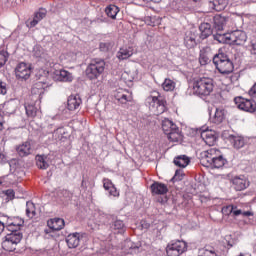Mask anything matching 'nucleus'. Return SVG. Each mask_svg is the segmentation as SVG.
<instances>
[{"label":"nucleus","mask_w":256,"mask_h":256,"mask_svg":"<svg viewBox=\"0 0 256 256\" xmlns=\"http://www.w3.org/2000/svg\"><path fill=\"white\" fill-rule=\"evenodd\" d=\"M200 163L203 167L221 169L227 165V159L223 157V153L219 149L210 148L200 153Z\"/></svg>","instance_id":"nucleus-1"},{"label":"nucleus","mask_w":256,"mask_h":256,"mask_svg":"<svg viewBox=\"0 0 256 256\" xmlns=\"http://www.w3.org/2000/svg\"><path fill=\"white\" fill-rule=\"evenodd\" d=\"M193 95L197 97H209L213 93L215 85L213 79L209 77L194 78L190 84Z\"/></svg>","instance_id":"nucleus-2"},{"label":"nucleus","mask_w":256,"mask_h":256,"mask_svg":"<svg viewBox=\"0 0 256 256\" xmlns=\"http://www.w3.org/2000/svg\"><path fill=\"white\" fill-rule=\"evenodd\" d=\"M146 104L149 106L150 111H152L154 115H162V113H165V100H163V97H161L159 92H152L146 98Z\"/></svg>","instance_id":"nucleus-3"},{"label":"nucleus","mask_w":256,"mask_h":256,"mask_svg":"<svg viewBox=\"0 0 256 256\" xmlns=\"http://www.w3.org/2000/svg\"><path fill=\"white\" fill-rule=\"evenodd\" d=\"M162 130L165 135H167L169 141H172L173 143H177L183 139V135L181 134L179 127H177V124L173 123V121L168 118L162 120Z\"/></svg>","instance_id":"nucleus-4"},{"label":"nucleus","mask_w":256,"mask_h":256,"mask_svg":"<svg viewBox=\"0 0 256 256\" xmlns=\"http://www.w3.org/2000/svg\"><path fill=\"white\" fill-rule=\"evenodd\" d=\"M213 63L216 67V69L221 73L222 75H229V73H233V62L229 57L223 53L216 54L213 57Z\"/></svg>","instance_id":"nucleus-5"},{"label":"nucleus","mask_w":256,"mask_h":256,"mask_svg":"<svg viewBox=\"0 0 256 256\" xmlns=\"http://www.w3.org/2000/svg\"><path fill=\"white\" fill-rule=\"evenodd\" d=\"M105 71V60L101 59H93L88 64L85 73L86 77H88L91 81L95 79H99L101 75H103V72Z\"/></svg>","instance_id":"nucleus-6"},{"label":"nucleus","mask_w":256,"mask_h":256,"mask_svg":"<svg viewBox=\"0 0 256 256\" xmlns=\"http://www.w3.org/2000/svg\"><path fill=\"white\" fill-rule=\"evenodd\" d=\"M21 239H23V233H10L6 235L5 240L2 242V248L4 251L13 252L17 249V245L21 243Z\"/></svg>","instance_id":"nucleus-7"},{"label":"nucleus","mask_w":256,"mask_h":256,"mask_svg":"<svg viewBox=\"0 0 256 256\" xmlns=\"http://www.w3.org/2000/svg\"><path fill=\"white\" fill-rule=\"evenodd\" d=\"M187 251V242L185 241H175L171 242L166 247V253L168 256H180Z\"/></svg>","instance_id":"nucleus-8"},{"label":"nucleus","mask_w":256,"mask_h":256,"mask_svg":"<svg viewBox=\"0 0 256 256\" xmlns=\"http://www.w3.org/2000/svg\"><path fill=\"white\" fill-rule=\"evenodd\" d=\"M234 101L238 109L241 111H246V113H255L256 102L254 100L245 99L243 97H236Z\"/></svg>","instance_id":"nucleus-9"},{"label":"nucleus","mask_w":256,"mask_h":256,"mask_svg":"<svg viewBox=\"0 0 256 256\" xmlns=\"http://www.w3.org/2000/svg\"><path fill=\"white\" fill-rule=\"evenodd\" d=\"M200 137L204 143L209 145V147H213L215 142L217 141V136L215 135V131L209 130L207 127L200 128Z\"/></svg>","instance_id":"nucleus-10"},{"label":"nucleus","mask_w":256,"mask_h":256,"mask_svg":"<svg viewBox=\"0 0 256 256\" xmlns=\"http://www.w3.org/2000/svg\"><path fill=\"white\" fill-rule=\"evenodd\" d=\"M17 79H24L27 81L31 77V64L21 62L17 65L15 69Z\"/></svg>","instance_id":"nucleus-11"},{"label":"nucleus","mask_w":256,"mask_h":256,"mask_svg":"<svg viewBox=\"0 0 256 256\" xmlns=\"http://www.w3.org/2000/svg\"><path fill=\"white\" fill-rule=\"evenodd\" d=\"M210 120L212 123L219 125L225 121V117H227V110L223 107H216L213 114H210Z\"/></svg>","instance_id":"nucleus-12"},{"label":"nucleus","mask_w":256,"mask_h":256,"mask_svg":"<svg viewBox=\"0 0 256 256\" xmlns=\"http://www.w3.org/2000/svg\"><path fill=\"white\" fill-rule=\"evenodd\" d=\"M247 41V34L241 30H236L230 33V44L233 45H244Z\"/></svg>","instance_id":"nucleus-13"},{"label":"nucleus","mask_w":256,"mask_h":256,"mask_svg":"<svg viewBox=\"0 0 256 256\" xmlns=\"http://www.w3.org/2000/svg\"><path fill=\"white\" fill-rule=\"evenodd\" d=\"M25 221H23V219L16 217L13 220H8L6 222V227L8 229V231H11V233H21V231H19V229H21V227H23Z\"/></svg>","instance_id":"nucleus-14"},{"label":"nucleus","mask_w":256,"mask_h":256,"mask_svg":"<svg viewBox=\"0 0 256 256\" xmlns=\"http://www.w3.org/2000/svg\"><path fill=\"white\" fill-rule=\"evenodd\" d=\"M227 23H229V17L223 15H216L213 17V27L215 31H223Z\"/></svg>","instance_id":"nucleus-15"},{"label":"nucleus","mask_w":256,"mask_h":256,"mask_svg":"<svg viewBox=\"0 0 256 256\" xmlns=\"http://www.w3.org/2000/svg\"><path fill=\"white\" fill-rule=\"evenodd\" d=\"M229 5V0H212L208 2L210 11H223Z\"/></svg>","instance_id":"nucleus-16"},{"label":"nucleus","mask_w":256,"mask_h":256,"mask_svg":"<svg viewBox=\"0 0 256 256\" xmlns=\"http://www.w3.org/2000/svg\"><path fill=\"white\" fill-rule=\"evenodd\" d=\"M152 195H166L168 193L169 188H167V185L161 182H154L150 186Z\"/></svg>","instance_id":"nucleus-17"},{"label":"nucleus","mask_w":256,"mask_h":256,"mask_svg":"<svg viewBox=\"0 0 256 256\" xmlns=\"http://www.w3.org/2000/svg\"><path fill=\"white\" fill-rule=\"evenodd\" d=\"M66 243L69 249H75L79 247V243H81V234L77 232L69 234L66 238Z\"/></svg>","instance_id":"nucleus-18"},{"label":"nucleus","mask_w":256,"mask_h":256,"mask_svg":"<svg viewBox=\"0 0 256 256\" xmlns=\"http://www.w3.org/2000/svg\"><path fill=\"white\" fill-rule=\"evenodd\" d=\"M55 81L71 82L73 81V75L67 70H57L54 73Z\"/></svg>","instance_id":"nucleus-19"},{"label":"nucleus","mask_w":256,"mask_h":256,"mask_svg":"<svg viewBox=\"0 0 256 256\" xmlns=\"http://www.w3.org/2000/svg\"><path fill=\"white\" fill-rule=\"evenodd\" d=\"M83 101L81 100V97L79 95L75 96H69L67 107L69 111H76V109H79L81 107V104Z\"/></svg>","instance_id":"nucleus-20"},{"label":"nucleus","mask_w":256,"mask_h":256,"mask_svg":"<svg viewBox=\"0 0 256 256\" xmlns=\"http://www.w3.org/2000/svg\"><path fill=\"white\" fill-rule=\"evenodd\" d=\"M114 97L118 103H121V105H127V103L133 100V97L127 96V94L123 92V89L117 90L114 93Z\"/></svg>","instance_id":"nucleus-21"},{"label":"nucleus","mask_w":256,"mask_h":256,"mask_svg":"<svg viewBox=\"0 0 256 256\" xmlns=\"http://www.w3.org/2000/svg\"><path fill=\"white\" fill-rule=\"evenodd\" d=\"M103 187L105 191H108L109 195H112V197H119V191H117V188L115 187V185H113V182H111V180L104 178Z\"/></svg>","instance_id":"nucleus-22"},{"label":"nucleus","mask_w":256,"mask_h":256,"mask_svg":"<svg viewBox=\"0 0 256 256\" xmlns=\"http://www.w3.org/2000/svg\"><path fill=\"white\" fill-rule=\"evenodd\" d=\"M47 87V83L43 81H38L33 85L31 93L32 95H39V97H41V95L45 93V89H47Z\"/></svg>","instance_id":"nucleus-23"},{"label":"nucleus","mask_w":256,"mask_h":256,"mask_svg":"<svg viewBox=\"0 0 256 256\" xmlns=\"http://www.w3.org/2000/svg\"><path fill=\"white\" fill-rule=\"evenodd\" d=\"M34 56H36L38 59H44L47 66H49L51 63V58L49 55H47V53H45V50L41 46L34 47Z\"/></svg>","instance_id":"nucleus-24"},{"label":"nucleus","mask_w":256,"mask_h":256,"mask_svg":"<svg viewBox=\"0 0 256 256\" xmlns=\"http://www.w3.org/2000/svg\"><path fill=\"white\" fill-rule=\"evenodd\" d=\"M48 225L53 231H61L65 227V220L63 218H54L48 222Z\"/></svg>","instance_id":"nucleus-25"},{"label":"nucleus","mask_w":256,"mask_h":256,"mask_svg":"<svg viewBox=\"0 0 256 256\" xmlns=\"http://www.w3.org/2000/svg\"><path fill=\"white\" fill-rule=\"evenodd\" d=\"M31 143L25 142L22 145L17 147V153L20 157H27V155H31Z\"/></svg>","instance_id":"nucleus-26"},{"label":"nucleus","mask_w":256,"mask_h":256,"mask_svg":"<svg viewBox=\"0 0 256 256\" xmlns=\"http://www.w3.org/2000/svg\"><path fill=\"white\" fill-rule=\"evenodd\" d=\"M189 163H191V159H189L187 155H180L174 158V165H176V167L185 169Z\"/></svg>","instance_id":"nucleus-27"},{"label":"nucleus","mask_w":256,"mask_h":256,"mask_svg":"<svg viewBox=\"0 0 256 256\" xmlns=\"http://www.w3.org/2000/svg\"><path fill=\"white\" fill-rule=\"evenodd\" d=\"M133 55V48L131 47H122L117 52V57L120 61H124V59H129Z\"/></svg>","instance_id":"nucleus-28"},{"label":"nucleus","mask_w":256,"mask_h":256,"mask_svg":"<svg viewBox=\"0 0 256 256\" xmlns=\"http://www.w3.org/2000/svg\"><path fill=\"white\" fill-rule=\"evenodd\" d=\"M46 16L47 10L45 8H40L39 11L35 13L33 20L30 22V26L35 27L39 23V21L45 19Z\"/></svg>","instance_id":"nucleus-29"},{"label":"nucleus","mask_w":256,"mask_h":256,"mask_svg":"<svg viewBox=\"0 0 256 256\" xmlns=\"http://www.w3.org/2000/svg\"><path fill=\"white\" fill-rule=\"evenodd\" d=\"M233 185L236 191H243L244 189H247V187L249 186V184L247 183V180L241 177H234Z\"/></svg>","instance_id":"nucleus-30"},{"label":"nucleus","mask_w":256,"mask_h":256,"mask_svg":"<svg viewBox=\"0 0 256 256\" xmlns=\"http://www.w3.org/2000/svg\"><path fill=\"white\" fill-rule=\"evenodd\" d=\"M199 29L201 31V39H207V37L213 35V30H211V24L209 23H202Z\"/></svg>","instance_id":"nucleus-31"},{"label":"nucleus","mask_w":256,"mask_h":256,"mask_svg":"<svg viewBox=\"0 0 256 256\" xmlns=\"http://www.w3.org/2000/svg\"><path fill=\"white\" fill-rule=\"evenodd\" d=\"M215 41L218 43H229L231 44V33H219L213 35Z\"/></svg>","instance_id":"nucleus-32"},{"label":"nucleus","mask_w":256,"mask_h":256,"mask_svg":"<svg viewBox=\"0 0 256 256\" xmlns=\"http://www.w3.org/2000/svg\"><path fill=\"white\" fill-rule=\"evenodd\" d=\"M113 219V215L105 214L103 212H100L97 216V221L99 225H109V223H111Z\"/></svg>","instance_id":"nucleus-33"},{"label":"nucleus","mask_w":256,"mask_h":256,"mask_svg":"<svg viewBox=\"0 0 256 256\" xmlns=\"http://www.w3.org/2000/svg\"><path fill=\"white\" fill-rule=\"evenodd\" d=\"M36 165L38 169H49V163L47 162V156L37 155L36 156Z\"/></svg>","instance_id":"nucleus-34"},{"label":"nucleus","mask_w":256,"mask_h":256,"mask_svg":"<svg viewBox=\"0 0 256 256\" xmlns=\"http://www.w3.org/2000/svg\"><path fill=\"white\" fill-rule=\"evenodd\" d=\"M105 13L107 17H110V19H116L117 18V13H119V7L115 5H109L105 9Z\"/></svg>","instance_id":"nucleus-35"},{"label":"nucleus","mask_w":256,"mask_h":256,"mask_svg":"<svg viewBox=\"0 0 256 256\" xmlns=\"http://www.w3.org/2000/svg\"><path fill=\"white\" fill-rule=\"evenodd\" d=\"M25 111L27 117H29L30 119H35V117H37V112L39 111V109L33 104H28L25 106Z\"/></svg>","instance_id":"nucleus-36"},{"label":"nucleus","mask_w":256,"mask_h":256,"mask_svg":"<svg viewBox=\"0 0 256 256\" xmlns=\"http://www.w3.org/2000/svg\"><path fill=\"white\" fill-rule=\"evenodd\" d=\"M239 215H242L243 217H252L253 212L251 211L243 212L242 209H239L237 206L233 205L232 217H239Z\"/></svg>","instance_id":"nucleus-37"},{"label":"nucleus","mask_w":256,"mask_h":256,"mask_svg":"<svg viewBox=\"0 0 256 256\" xmlns=\"http://www.w3.org/2000/svg\"><path fill=\"white\" fill-rule=\"evenodd\" d=\"M26 215L29 219H33L37 212L35 211V204L33 202L26 203Z\"/></svg>","instance_id":"nucleus-38"},{"label":"nucleus","mask_w":256,"mask_h":256,"mask_svg":"<svg viewBox=\"0 0 256 256\" xmlns=\"http://www.w3.org/2000/svg\"><path fill=\"white\" fill-rule=\"evenodd\" d=\"M162 88L164 89V91H174L175 82L171 79L166 78L162 83Z\"/></svg>","instance_id":"nucleus-39"},{"label":"nucleus","mask_w":256,"mask_h":256,"mask_svg":"<svg viewBox=\"0 0 256 256\" xmlns=\"http://www.w3.org/2000/svg\"><path fill=\"white\" fill-rule=\"evenodd\" d=\"M184 43L188 49H193V47L197 45V42L195 40V35L186 36L184 38Z\"/></svg>","instance_id":"nucleus-40"},{"label":"nucleus","mask_w":256,"mask_h":256,"mask_svg":"<svg viewBox=\"0 0 256 256\" xmlns=\"http://www.w3.org/2000/svg\"><path fill=\"white\" fill-rule=\"evenodd\" d=\"M231 143L235 149H241V147H244L245 141L243 138L236 136L231 139Z\"/></svg>","instance_id":"nucleus-41"},{"label":"nucleus","mask_w":256,"mask_h":256,"mask_svg":"<svg viewBox=\"0 0 256 256\" xmlns=\"http://www.w3.org/2000/svg\"><path fill=\"white\" fill-rule=\"evenodd\" d=\"M66 133H67V132L65 131V128L60 127V128H58V129H56V130L54 131L53 137H54V139H56V140H58V141H61V139H63V138L66 137V136H65Z\"/></svg>","instance_id":"nucleus-42"},{"label":"nucleus","mask_w":256,"mask_h":256,"mask_svg":"<svg viewBox=\"0 0 256 256\" xmlns=\"http://www.w3.org/2000/svg\"><path fill=\"white\" fill-rule=\"evenodd\" d=\"M199 256H217V253H215V250L213 248H202L199 250Z\"/></svg>","instance_id":"nucleus-43"},{"label":"nucleus","mask_w":256,"mask_h":256,"mask_svg":"<svg viewBox=\"0 0 256 256\" xmlns=\"http://www.w3.org/2000/svg\"><path fill=\"white\" fill-rule=\"evenodd\" d=\"M121 79L127 85H129V83H133V79H135V78L133 77V75H130L129 72H123L121 75Z\"/></svg>","instance_id":"nucleus-44"},{"label":"nucleus","mask_w":256,"mask_h":256,"mask_svg":"<svg viewBox=\"0 0 256 256\" xmlns=\"http://www.w3.org/2000/svg\"><path fill=\"white\" fill-rule=\"evenodd\" d=\"M57 195L62 200L71 199V192L65 189L58 191Z\"/></svg>","instance_id":"nucleus-45"},{"label":"nucleus","mask_w":256,"mask_h":256,"mask_svg":"<svg viewBox=\"0 0 256 256\" xmlns=\"http://www.w3.org/2000/svg\"><path fill=\"white\" fill-rule=\"evenodd\" d=\"M113 227L117 231H125V223H123V220L114 221Z\"/></svg>","instance_id":"nucleus-46"},{"label":"nucleus","mask_w":256,"mask_h":256,"mask_svg":"<svg viewBox=\"0 0 256 256\" xmlns=\"http://www.w3.org/2000/svg\"><path fill=\"white\" fill-rule=\"evenodd\" d=\"M209 61H211L209 59V56H207V54L205 52H201L200 57H199L200 65H207V63H209Z\"/></svg>","instance_id":"nucleus-47"},{"label":"nucleus","mask_w":256,"mask_h":256,"mask_svg":"<svg viewBox=\"0 0 256 256\" xmlns=\"http://www.w3.org/2000/svg\"><path fill=\"white\" fill-rule=\"evenodd\" d=\"M7 59H9V54L7 52H0V68L7 63Z\"/></svg>","instance_id":"nucleus-48"},{"label":"nucleus","mask_w":256,"mask_h":256,"mask_svg":"<svg viewBox=\"0 0 256 256\" xmlns=\"http://www.w3.org/2000/svg\"><path fill=\"white\" fill-rule=\"evenodd\" d=\"M113 47V44L111 42H101L100 43V51L106 52L109 51Z\"/></svg>","instance_id":"nucleus-49"},{"label":"nucleus","mask_w":256,"mask_h":256,"mask_svg":"<svg viewBox=\"0 0 256 256\" xmlns=\"http://www.w3.org/2000/svg\"><path fill=\"white\" fill-rule=\"evenodd\" d=\"M223 215H232L233 214V205L224 206L222 208Z\"/></svg>","instance_id":"nucleus-50"},{"label":"nucleus","mask_w":256,"mask_h":256,"mask_svg":"<svg viewBox=\"0 0 256 256\" xmlns=\"http://www.w3.org/2000/svg\"><path fill=\"white\" fill-rule=\"evenodd\" d=\"M183 179V170H176L175 175L172 178V181H181Z\"/></svg>","instance_id":"nucleus-51"},{"label":"nucleus","mask_w":256,"mask_h":256,"mask_svg":"<svg viewBox=\"0 0 256 256\" xmlns=\"http://www.w3.org/2000/svg\"><path fill=\"white\" fill-rule=\"evenodd\" d=\"M5 195L8 199V201H12V199H15V191L13 189L6 190Z\"/></svg>","instance_id":"nucleus-52"},{"label":"nucleus","mask_w":256,"mask_h":256,"mask_svg":"<svg viewBox=\"0 0 256 256\" xmlns=\"http://www.w3.org/2000/svg\"><path fill=\"white\" fill-rule=\"evenodd\" d=\"M7 93V84L0 80V95H5Z\"/></svg>","instance_id":"nucleus-53"},{"label":"nucleus","mask_w":256,"mask_h":256,"mask_svg":"<svg viewBox=\"0 0 256 256\" xmlns=\"http://www.w3.org/2000/svg\"><path fill=\"white\" fill-rule=\"evenodd\" d=\"M248 93L250 97H253L254 99H256V83L250 88Z\"/></svg>","instance_id":"nucleus-54"},{"label":"nucleus","mask_w":256,"mask_h":256,"mask_svg":"<svg viewBox=\"0 0 256 256\" xmlns=\"http://www.w3.org/2000/svg\"><path fill=\"white\" fill-rule=\"evenodd\" d=\"M3 125H5V119L3 118V112L0 111V131H3V129H5Z\"/></svg>","instance_id":"nucleus-55"},{"label":"nucleus","mask_w":256,"mask_h":256,"mask_svg":"<svg viewBox=\"0 0 256 256\" xmlns=\"http://www.w3.org/2000/svg\"><path fill=\"white\" fill-rule=\"evenodd\" d=\"M251 54L256 55V42H251Z\"/></svg>","instance_id":"nucleus-56"},{"label":"nucleus","mask_w":256,"mask_h":256,"mask_svg":"<svg viewBox=\"0 0 256 256\" xmlns=\"http://www.w3.org/2000/svg\"><path fill=\"white\" fill-rule=\"evenodd\" d=\"M5 231V224L0 221V235Z\"/></svg>","instance_id":"nucleus-57"},{"label":"nucleus","mask_w":256,"mask_h":256,"mask_svg":"<svg viewBox=\"0 0 256 256\" xmlns=\"http://www.w3.org/2000/svg\"><path fill=\"white\" fill-rule=\"evenodd\" d=\"M5 161V155L0 154V163H3Z\"/></svg>","instance_id":"nucleus-58"},{"label":"nucleus","mask_w":256,"mask_h":256,"mask_svg":"<svg viewBox=\"0 0 256 256\" xmlns=\"http://www.w3.org/2000/svg\"><path fill=\"white\" fill-rule=\"evenodd\" d=\"M7 113L9 114L15 113V107H13L10 111H7Z\"/></svg>","instance_id":"nucleus-59"},{"label":"nucleus","mask_w":256,"mask_h":256,"mask_svg":"<svg viewBox=\"0 0 256 256\" xmlns=\"http://www.w3.org/2000/svg\"><path fill=\"white\" fill-rule=\"evenodd\" d=\"M6 107H13V104H12L11 102H8V103L6 104Z\"/></svg>","instance_id":"nucleus-60"},{"label":"nucleus","mask_w":256,"mask_h":256,"mask_svg":"<svg viewBox=\"0 0 256 256\" xmlns=\"http://www.w3.org/2000/svg\"><path fill=\"white\" fill-rule=\"evenodd\" d=\"M162 0H152V3H161Z\"/></svg>","instance_id":"nucleus-61"},{"label":"nucleus","mask_w":256,"mask_h":256,"mask_svg":"<svg viewBox=\"0 0 256 256\" xmlns=\"http://www.w3.org/2000/svg\"><path fill=\"white\" fill-rule=\"evenodd\" d=\"M145 3H151L153 0H143Z\"/></svg>","instance_id":"nucleus-62"},{"label":"nucleus","mask_w":256,"mask_h":256,"mask_svg":"<svg viewBox=\"0 0 256 256\" xmlns=\"http://www.w3.org/2000/svg\"><path fill=\"white\" fill-rule=\"evenodd\" d=\"M192 1H194V3H197V2H199V1H201V0H192Z\"/></svg>","instance_id":"nucleus-63"},{"label":"nucleus","mask_w":256,"mask_h":256,"mask_svg":"<svg viewBox=\"0 0 256 256\" xmlns=\"http://www.w3.org/2000/svg\"><path fill=\"white\" fill-rule=\"evenodd\" d=\"M252 1V3H256V0H251Z\"/></svg>","instance_id":"nucleus-64"}]
</instances>
